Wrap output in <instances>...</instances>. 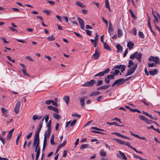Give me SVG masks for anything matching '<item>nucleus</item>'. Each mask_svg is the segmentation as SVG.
<instances>
[{"label": "nucleus", "mask_w": 160, "mask_h": 160, "mask_svg": "<svg viewBox=\"0 0 160 160\" xmlns=\"http://www.w3.org/2000/svg\"><path fill=\"white\" fill-rule=\"evenodd\" d=\"M138 52H134L133 54L130 55V58L131 59H133L135 58L137 59L139 62H141V59L142 54L141 53L138 54Z\"/></svg>", "instance_id": "1"}, {"label": "nucleus", "mask_w": 160, "mask_h": 160, "mask_svg": "<svg viewBox=\"0 0 160 160\" xmlns=\"http://www.w3.org/2000/svg\"><path fill=\"white\" fill-rule=\"evenodd\" d=\"M138 117L141 120L144 121L147 124H151L152 123V122H153L158 125V127H159V124L151 120H149L148 119V118L145 117L143 116L139 115Z\"/></svg>", "instance_id": "2"}, {"label": "nucleus", "mask_w": 160, "mask_h": 160, "mask_svg": "<svg viewBox=\"0 0 160 160\" xmlns=\"http://www.w3.org/2000/svg\"><path fill=\"white\" fill-rule=\"evenodd\" d=\"M137 64H134L132 68L128 69L126 75V76H128L132 74L136 69L137 67Z\"/></svg>", "instance_id": "3"}, {"label": "nucleus", "mask_w": 160, "mask_h": 160, "mask_svg": "<svg viewBox=\"0 0 160 160\" xmlns=\"http://www.w3.org/2000/svg\"><path fill=\"white\" fill-rule=\"evenodd\" d=\"M148 60L150 61H153L156 64H160V59L158 57H154L153 56H150Z\"/></svg>", "instance_id": "4"}, {"label": "nucleus", "mask_w": 160, "mask_h": 160, "mask_svg": "<svg viewBox=\"0 0 160 160\" xmlns=\"http://www.w3.org/2000/svg\"><path fill=\"white\" fill-rule=\"evenodd\" d=\"M95 83V80L92 79L89 81L86 82L82 85V86L84 87H92L94 85Z\"/></svg>", "instance_id": "5"}, {"label": "nucleus", "mask_w": 160, "mask_h": 160, "mask_svg": "<svg viewBox=\"0 0 160 160\" xmlns=\"http://www.w3.org/2000/svg\"><path fill=\"white\" fill-rule=\"evenodd\" d=\"M40 143V139L39 138V136L35 135L34 141L33 144V147H35V146H39Z\"/></svg>", "instance_id": "6"}, {"label": "nucleus", "mask_w": 160, "mask_h": 160, "mask_svg": "<svg viewBox=\"0 0 160 160\" xmlns=\"http://www.w3.org/2000/svg\"><path fill=\"white\" fill-rule=\"evenodd\" d=\"M110 71V69L109 68H108L105 69L103 71H102L98 73V74H96L95 75V77H101L103 76L105 74H107L108 73L109 71Z\"/></svg>", "instance_id": "7"}, {"label": "nucleus", "mask_w": 160, "mask_h": 160, "mask_svg": "<svg viewBox=\"0 0 160 160\" xmlns=\"http://www.w3.org/2000/svg\"><path fill=\"white\" fill-rule=\"evenodd\" d=\"M124 82H125V81L124 80V78H122L121 79H119L116 80L112 84V87H113L116 84H121L123 83Z\"/></svg>", "instance_id": "8"}, {"label": "nucleus", "mask_w": 160, "mask_h": 160, "mask_svg": "<svg viewBox=\"0 0 160 160\" xmlns=\"http://www.w3.org/2000/svg\"><path fill=\"white\" fill-rule=\"evenodd\" d=\"M100 55V53L98 52V48H97L95 49V53L93 55L92 58L97 60L99 58Z\"/></svg>", "instance_id": "9"}, {"label": "nucleus", "mask_w": 160, "mask_h": 160, "mask_svg": "<svg viewBox=\"0 0 160 160\" xmlns=\"http://www.w3.org/2000/svg\"><path fill=\"white\" fill-rule=\"evenodd\" d=\"M88 97L85 96L82 97L81 98H79V101L80 102L81 105L83 108H84L85 107V100Z\"/></svg>", "instance_id": "10"}, {"label": "nucleus", "mask_w": 160, "mask_h": 160, "mask_svg": "<svg viewBox=\"0 0 160 160\" xmlns=\"http://www.w3.org/2000/svg\"><path fill=\"white\" fill-rule=\"evenodd\" d=\"M78 20L80 24V28L82 29L83 30L84 29V23L83 19L79 17L78 18Z\"/></svg>", "instance_id": "11"}, {"label": "nucleus", "mask_w": 160, "mask_h": 160, "mask_svg": "<svg viewBox=\"0 0 160 160\" xmlns=\"http://www.w3.org/2000/svg\"><path fill=\"white\" fill-rule=\"evenodd\" d=\"M21 105V102L19 101L17 102L15 108L14 109V112L16 113H18L19 112V108Z\"/></svg>", "instance_id": "12"}, {"label": "nucleus", "mask_w": 160, "mask_h": 160, "mask_svg": "<svg viewBox=\"0 0 160 160\" xmlns=\"http://www.w3.org/2000/svg\"><path fill=\"white\" fill-rule=\"evenodd\" d=\"M14 130V128H12V130H10L8 132V133L7 135L6 138L7 140L8 141L11 138L12 133L13 132Z\"/></svg>", "instance_id": "13"}, {"label": "nucleus", "mask_w": 160, "mask_h": 160, "mask_svg": "<svg viewBox=\"0 0 160 160\" xmlns=\"http://www.w3.org/2000/svg\"><path fill=\"white\" fill-rule=\"evenodd\" d=\"M2 112L3 115L6 117H8V110L5 109L3 108H1Z\"/></svg>", "instance_id": "14"}, {"label": "nucleus", "mask_w": 160, "mask_h": 160, "mask_svg": "<svg viewBox=\"0 0 160 160\" xmlns=\"http://www.w3.org/2000/svg\"><path fill=\"white\" fill-rule=\"evenodd\" d=\"M142 113L143 114L145 115L146 116L150 118H151L152 119H153V120H157L156 118H154V117H153L152 115L149 114L147 112H146L144 111H142Z\"/></svg>", "instance_id": "15"}, {"label": "nucleus", "mask_w": 160, "mask_h": 160, "mask_svg": "<svg viewBox=\"0 0 160 160\" xmlns=\"http://www.w3.org/2000/svg\"><path fill=\"white\" fill-rule=\"evenodd\" d=\"M42 127V122H40V125L39 126V127L37 129V130L35 132V135H37L38 136H39V133L41 131V129Z\"/></svg>", "instance_id": "16"}, {"label": "nucleus", "mask_w": 160, "mask_h": 160, "mask_svg": "<svg viewBox=\"0 0 160 160\" xmlns=\"http://www.w3.org/2000/svg\"><path fill=\"white\" fill-rule=\"evenodd\" d=\"M51 132V130H50V129H49L48 130H47V131L45 132L44 134V138H45V136H46V139L47 140V138H49Z\"/></svg>", "instance_id": "17"}, {"label": "nucleus", "mask_w": 160, "mask_h": 160, "mask_svg": "<svg viewBox=\"0 0 160 160\" xmlns=\"http://www.w3.org/2000/svg\"><path fill=\"white\" fill-rule=\"evenodd\" d=\"M134 45V44L133 42L129 41L127 43V46L129 49H132Z\"/></svg>", "instance_id": "18"}, {"label": "nucleus", "mask_w": 160, "mask_h": 160, "mask_svg": "<svg viewBox=\"0 0 160 160\" xmlns=\"http://www.w3.org/2000/svg\"><path fill=\"white\" fill-rule=\"evenodd\" d=\"M158 71L156 69H154L153 70H150L149 72L150 74L152 75H156L158 73Z\"/></svg>", "instance_id": "19"}, {"label": "nucleus", "mask_w": 160, "mask_h": 160, "mask_svg": "<svg viewBox=\"0 0 160 160\" xmlns=\"http://www.w3.org/2000/svg\"><path fill=\"white\" fill-rule=\"evenodd\" d=\"M70 98L68 96H66L63 98V100L67 105H68L70 101Z\"/></svg>", "instance_id": "20"}, {"label": "nucleus", "mask_w": 160, "mask_h": 160, "mask_svg": "<svg viewBox=\"0 0 160 160\" xmlns=\"http://www.w3.org/2000/svg\"><path fill=\"white\" fill-rule=\"evenodd\" d=\"M107 123L110 125H115V126H117L122 127L123 126V125H120L118 123H117L116 122H107Z\"/></svg>", "instance_id": "21"}, {"label": "nucleus", "mask_w": 160, "mask_h": 160, "mask_svg": "<svg viewBox=\"0 0 160 160\" xmlns=\"http://www.w3.org/2000/svg\"><path fill=\"white\" fill-rule=\"evenodd\" d=\"M103 44V48L105 49H107L109 51L111 50V49L109 46L106 42H105Z\"/></svg>", "instance_id": "22"}, {"label": "nucleus", "mask_w": 160, "mask_h": 160, "mask_svg": "<svg viewBox=\"0 0 160 160\" xmlns=\"http://www.w3.org/2000/svg\"><path fill=\"white\" fill-rule=\"evenodd\" d=\"M110 86V85H106L105 86H103L101 87H100L98 88L97 89L98 90H99L100 89H106L108 88Z\"/></svg>", "instance_id": "23"}, {"label": "nucleus", "mask_w": 160, "mask_h": 160, "mask_svg": "<svg viewBox=\"0 0 160 160\" xmlns=\"http://www.w3.org/2000/svg\"><path fill=\"white\" fill-rule=\"evenodd\" d=\"M105 3L106 8L108 9L109 11H111V9L109 7V2L108 0H105Z\"/></svg>", "instance_id": "24"}, {"label": "nucleus", "mask_w": 160, "mask_h": 160, "mask_svg": "<svg viewBox=\"0 0 160 160\" xmlns=\"http://www.w3.org/2000/svg\"><path fill=\"white\" fill-rule=\"evenodd\" d=\"M118 152L123 159H127V158L126 156L125 155V154L123 153L121 151H118Z\"/></svg>", "instance_id": "25"}, {"label": "nucleus", "mask_w": 160, "mask_h": 160, "mask_svg": "<svg viewBox=\"0 0 160 160\" xmlns=\"http://www.w3.org/2000/svg\"><path fill=\"white\" fill-rule=\"evenodd\" d=\"M22 132H20V134H19L18 135L17 137V138L16 139V144L17 145H18L19 140V139L20 137L22 135Z\"/></svg>", "instance_id": "26"}, {"label": "nucleus", "mask_w": 160, "mask_h": 160, "mask_svg": "<svg viewBox=\"0 0 160 160\" xmlns=\"http://www.w3.org/2000/svg\"><path fill=\"white\" fill-rule=\"evenodd\" d=\"M116 48L118 50V52H122V48L119 44H118L116 45Z\"/></svg>", "instance_id": "27"}, {"label": "nucleus", "mask_w": 160, "mask_h": 160, "mask_svg": "<svg viewBox=\"0 0 160 160\" xmlns=\"http://www.w3.org/2000/svg\"><path fill=\"white\" fill-rule=\"evenodd\" d=\"M76 4L77 6L82 8H84L85 7V5L82 4L79 1L77 2Z\"/></svg>", "instance_id": "28"}, {"label": "nucleus", "mask_w": 160, "mask_h": 160, "mask_svg": "<svg viewBox=\"0 0 160 160\" xmlns=\"http://www.w3.org/2000/svg\"><path fill=\"white\" fill-rule=\"evenodd\" d=\"M46 143H47V139H46V136H45V138H44V140H43L42 151H44V149H45V147L46 146Z\"/></svg>", "instance_id": "29"}, {"label": "nucleus", "mask_w": 160, "mask_h": 160, "mask_svg": "<svg viewBox=\"0 0 160 160\" xmlns=\"http://www.w3.org/2000/svg\"><path fill=\"white\" fill-rule=\"evenodd\" d=\"M100 155L102 157H105L106 155V153L104 150H101L100 153Z\"/></svg>", "instance_id": "30"}, {"label": "nucleus", "mask_w": 160, "mask_h": 160, "mask_svg": "<svg viewBox=\"0 0 160 160\" xmlns=\"http://www.w3.org/2000/svg\"><path fill=\"white\" fill-rule=\"evenodd\" d=\"M53 116L55 118L58 120H59L61 118L59 115L57 114L56 113H53Z\"/></svg>", "instance_id": "31"}, {"label": "nucleus", "mask_w": 160, "mask_h": 160, "mask_svg": "<svg viewBox=\"0 0 160 160\" xmlns=\"http://www.w3.org/2000/svg\"><path fill=\"white\" fill-rule=\"evenodd\" d=\"M35 152H36V153H38V152L39 153H40V149L39 146H35Z\"/></svg>", "instance_id": "32"}, {"label": "nucleus", "mask_w": 160, "mask_h": 160, "mask_svg": "<svg viewBox=\"0 0 160 160\" xmlns=\"http://www.w3.org/2000/svg\"><path fill=\"white\" fill-rule=\"evenodd\" d=\"M54 135L52 134L51 136L50 139V143L52 145H53L55 144V143L54 142Z\"/></svg>", "instance_id": "33"}, {"label": "nucleus", "mask_w": 160, "mask_h": 160, "mask_svg": "<svg viewBox=\"0 0 160 160\" xmlns=\"http://www.w3.org/2000/svg\"><path fill=\"white\" fill-rule=\"evenodd\" d=\"M100 92L98 91L94 92H92L90 95V96L92 97L98 95Z\"/></svg>", "instance_id": "34"}, {"label": "nucleus", "mask_w": 160, "mask_h": 160, "mask_svg": "<svg viewBox=\"0 0 160 160\" xmlns=\"http://www.w3.org/2000/svg\"><path fill=\"white\" fill-rule=\"evenodd\" d=\"M112 74L111 75H108V78L109 77L110 78V79L111 80L112 79H114V78L115 76V75L113 72H111Z\"/></svg>", "instance_id": "35"}, {"label": "nucleus", "mask_w": 160, "mask_h": 160, "mask_svg": "<svg viewBox=\"0 0 160 160\" xmlns=\"http://www.w3.org/2000/svg\"><path fill=\"white\" fill-rule=\"evenodd\" d=\"M88 146L89 145L88 144H83L80 147V149H82L85 148H88Z\"/></svg>", "instance_id": "36"}, {"label": "nucleus", "mask_w": 160, "mask_h": 160, "mask_svg": "<svg viewBox=\"0 0 160 160\" xmlns=\"http://www.w3.org/2000/svg\"><path fill=\"white\" fill-rule=\"evenodd\" d=\"M118 37H120L122 36L123 34L122 33V30L121 29H119L118 31Z\"/></svg>", "instance_id": "37"}, {"label": "nucleus", "mask_w": 160, "mask_h": 160, "mask_svg": "<svg viewBox=\"0 0 160 160\" xmlns=\"http://www.w3.org/2000/svg\"><path fill=\"white\" fill-rule=\"evenodd\" d=\"M47 39L49 41H53L55 40V38L52 35L47 38Z\"/></svg>", "instance_id": "38"}, {"label": "nucleus", "mask_w": 160, "mask_h": 160, "mask_svg": "<svg viewBox=\"0 0 160 160\" xmlns=\"http://www.w3.org/2000/svg\"><path fill=\"white\" fill-rule=\"evenodd\" d=\"M114 140L116 141V142H118L119 143L122 144L123 142V141H122L121 139H117V138H114Z\"/></svg>", "instance_id": "39"}, {"label": "nucleus", "mask_w": 160, "mask_h": 160, "mask_svg": "<svg viewBox=\"0 0 160 160\" xmlns=\"http://www.w3.org/2000/svg\"><path fill=\"white\" fill-rule=\"evenodd\" d=\"M134 64V62L132 60H130L129 62V63L128 65L127 66L128 68H130Z\"/></svg>", "instance_id": "40"}, {"label": "nucleus", "mask_w": 160, "mask_h": 160, "mask_svg": "<svg viewBox=\"0 0 160 160\" xmlns=\"http://www.w3.org/2000/svg\"><path fill=\"white\" fill-rule=\"evenodd\" d=\"M22 71L23 74L26 76L29 77V75L27 72L26 69H22Z\"/></svg>", "instance_id": "41"}, {"label": "nucleus", "mask_w": 160, "mask_h": 160, "mask_svg": "<svg viewBox=\"0 0 160 160\" xmlns=\"http://www.w3.org/2000/svg\"><path fill=\"white\" fill-rule=\"evenodd\" d=\"M110 78L108 77V75L107 76L106 78H105V82L106 84H108L110 82Z\"/></svg>", "instance_id": "42"}, {"label": "nucleus", "mask_w": 160, "mask_h": 160, "mask_svg": "<svg viewBox=\"0 0 160 160\" xmlns=\"http://www.w3.org/2000/svg\"><path fill=\"white\" fill-rule=\"evenodd\" d=\"M76 122L77 120L76 119H75L71 122L70 123V126L71 127L73 126L76 124Z\"/></svg>", "instance_id": "43"}, {"label": "nucleus", "mask_w": 160, "mask_h": 160, "mask_svg": "<svg viewBox=\"0 0 160 160\" xmlns=\"http://www.w3.org/2000/svg\"><path fill=\"white\" fill-rule=\"evenodd\" d=\"M126 68V66L125 65H122V67L121 68V72L123 73L125 71V69Z\"/></svg>", "instance_id": "44"}, {"label": "nucleus", "mask_w": 160, "mask_h": 160, "mask_svg": "<svg viewBox=\"0 0 160 160\" xmlns=\"http://www.w3.org/2000/svg\"><path fill=\"white\" fill-rule=\"evenodd\" d=\"M139 37L141 38H144V36L143 33L141 31L139 32Z\"/></svg>", "instance_id": "45"}, {"label": "nucleus", "mask_w": 160, "mask_h": 160, "mask_svg": "<svg viewBox=\"0 0 160 160\" xmlns=\"http://www.w3.org/2000/svg\"><path fill=\"white\" fill-rule=\"evenodd\" d=\"M113 31V28H109L108 29V32L110 35H112V34Z\"/></svg>", "instance_id": "46"}, {"label": "nucleus", "mask_w": 160, "mask_h": 160, "mask_svg": "<svg viewBox=\"0 0 160 160\" xmlns=\"http://www.w3.org/2000/svg\"><path fill=\"white\" fill-rule=\"evenodd\" d=\"M129 12H130L131 14V17L133 18H135L136 17V16L134 15V13L133 12L132 10L131 9H129Z\"/></svg>", "instance_id": "47"}, {"label": "nucleus", "mask_w": 160, "mask_h": 160, "mask_svg": "<svg viewBox=\"0 0 160 160\" xmlns=\"http://www.w3.org/2000/svg\"><path fill=\"white\" fill-rule=\"evenodd\" d=\"M130 143L128 142H125L124 141H123L122 144L124 145H126L128 146L130 148L131 147V146L130 145Z\"/></svg>", "instance_id": "48"}, {"label": "nucleus", "mask_w": 160, "mask_h": 160, "mask_svg": "<svg viewBox=\"0 0 160 160\" xmlns=\"http://www.w3.org/2000/svg\"><path fill=\"white\" fill-rule=\"evenodd\" d=\"M72 117H77L78 118H80L81 117V115L76 113H72Z\"/></svg>", "instance_id": "49"}, {"label": "nucleus", "mask_w": 160, "mask_h": 160, "mask_svg": "<svg viewBox=\"0 0 160 160\" xmlns=\"http://www.w3.org/2000/svg\"><path fill=\"white\" fill-rule=\"evenodd\" d=\"M87 34L88 35H91L92 31L88 30H85Z\"/></svg>", "instance_id": "50"}, {"label": "nucleus", "mask_w": 160, "mask_h": 160, "mask_svg": "<svg viewBox=\"0 0 160 160\" xmlns=\"http://www.w3.org/2000/svg\"><path fill=\"white\" fill-rule=\"evenodd\" d=\"M132 30L133 31L132 33L135 35H136L137 34V30L136 28H134L132 29Z\"/></svg>", "instance_id": "51"}, {"label": "nucleus", "mask_w": 160, "mask_h": 160, "mask_svg": "<svg viewBox=\"0 0 160 160\" xmlns=\"http://www.w3.org/2000/svg\"><path fill=\"white\" fill-rule=\"evenodd\" d=\"M67 143V142L66 140L64 141L63 143L61 144H60L59 146L61 147H62L65 146Z\"/></svg>", "instance_id": "52"}, {"label": "nucleus", "mask_w": 160, "mask_h": 160, "mask_svg": "<svg viewBox=\"0 0 160 160\" xmlns=\"http://www.w3.org/2000/svg\"><path fill=\"white\" fill-rule=\"evenodd\" d=\"M103 82V81L102 80H99L97 84V86H100L101 85Z\"/></svg>", "instance_id": "53"}, {"label": "nucleus", "mask_w": 160, "mask_h": 160, "mask_svg": "<svg viewBox=\"0 0 160 160\" xmlns=\"http://www.w3.org/2000/svg\"><path fill=\"white\" fill-rule=\"evenodd\" d=\"M155 65V64L153 62L152 63H149L148 64V66L151 68H152Z\"/></svg>", "instance_id": "54"}, {"label": "nucleus", "mask_w": 160, "mask_h": 160, "mask_svg": "<svg viewBox=\"0 0 160 160\" xmlns=\"http://www.w3.org/2000/svg\"><path fill=\"white\" fill-rule=\"evenodd\" d=\"M120 72V71L116 69L114 71V74L115 76H117Z\"/></svg>", "instance_id": "55"}, {"label": "nucleus", "mask_w": 160, "mask_h": 160, "mask_svg": "<svg viewBox=\"0 0 160 160\" xmlns=\"http://www.w3.org/2000/svg\"><path fill=\"white\" fill-rule=\"evenodd\" d=\"M9 28L11 30L12 32H17L18 31V30H17L16 29H15L14 28H13L12 27H9Z\"/></svg>", "instance_id": "56"}, {"label": "nucleus", "mask_w": 160, "mask_h": 160, "mask_svg": "<svg viewBox=\"0 0 160 160\" xmlns=\"http://www.w3.org/2000/svg\"><path fill=\"white\" fill-rule=\"evenodd\" d=\"M47 2L49 3L50 5H53L55 4V2L52 1L47 0Z\"/></svg>", "instance_id": "57"}, {"label": "nucleus", "mask_w": 160, "mask_h": 160, "mask_svg": "<svg viewBox=\"0 0 160 160\" xmlns=\"http://www.w3.org/2000/svg\"><path fill=\"white\" fill-rule=\"evenodd\" d=\"M45 119L46 122H47L49 119V115H45Z\"/></svg>", "instance_id": "58"}, {"label": "nucleus", "mask_w": 160, "mask_h": 160, "mask_svg": "<svg viewBox=\"0 0 160 160\" xmlns=\"http://www.w3.org/2000/svg\"><path fill=\"white\" fill-rule=\"evenodd\" d=\"M43 12L45 13L47 15H49L50 14V12L48 10H43Z\"/></svg>", "instance_id": "59"}, {"label": "nucleus", "mask_w": 160, "mask_h": 160, "mask_svg": "<svg viewBox=\"0 0 160 160\" xmlns=\"http://www.w3.org/2000/svg\"><path fill=\"white\" fill-rule=\"evenodd\" d=\"M51 124L47 122L46 124V126L48 127V130L49 129H50V130H51Z\"/></svg>", "instance_id": "60"}, {"label": "nucleus", "mask_w": 160, "mask_h": 160, "mask_svg": "<svg viewBox=\"0 0 160 160\" xmlns=\"http://www.w3.org/2000/svg\"><path fill=\"white\" fill-rule=\"evenodd\" d=\"M32 134V132H31L28 135L26 136V138L27 139H28L30 138L31 137Z\"/></svg>", "instance_id": "61"}, {"label": "nucleus", "mask_w": 160, "mask_h": 160, "mask_svg": "<svg viewBox=\"0 0 160 160\" xmlns=\"http://www.w3.org/2000/svg\"><path fill=\"white\" fill-rule=\"evenodd\" d=\"M52 101V100H48L45 101V103L47 105H50Z\"/></svg>", "instance_id": "62"}, {"label": "nucleus", "mask_w": 160, "mask_h": 160, "mask_svg": "<svg viewBox=\"0 0 160 160\" xmlns=\"http://www.w3.org/2000/svg\"><path fill=\"white\" fill-rule=\"evenodd\" d=\"M51 103H52V104L54 106H55L56 107H57L58 106V104L56 102H55L53 100H52Z\"/></svg>", "instance_id": "63"}, {"label": "nucleus", "mask_w": 160, "mask_h": 160, "mask_svg": "<svg viewBox=\"0 0 160 160\" xmlns=\"http://www.w3.org/2000/svg\"><path fill=\"white\" fill-rule=\"evenodd\" d=\"M52 110H53V111H54L55 112H56L57 113H58L59 112V110L58 109L56 108L53 107V108Z\"/></svg>", "instance_id": "64"}]
</instances>
